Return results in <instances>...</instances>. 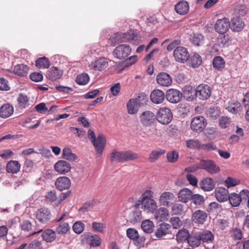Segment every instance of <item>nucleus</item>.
I'll list each match as a JSON object with an SVG mask.
<instances>
[{
    "mask_svg": "<svg viewBox=\"0 0 249 249\" xmlns=\"http://www.w3.org/2000/svg\"><path fill=\"white\" fill-rule=\"evenodd\" d=\"M92 227L94 231L99 232H103L105 229V226L103 223L97 222H92Z\"/></svg>",
    "mask_w": 249,
    "mask_h": 249,
    "instance_id": "obj_64",
    "label": "nucleus"
},
{
    "mask_svg": "<svg viewBox=\"0 0 249 249\" xmlns=\"http://www.w3.org/2000/svg\"><path fill=\"white\" fill-rule=\"evenodd\" d=\"M204 38V36L202 35L194 34L193 36H191L190 40L194 45L198 46L203 43Z\"/></svg>",
    "mask_w": 249,
    "mask_h": 249,
    "instance_id": "obj_53",
    "label": "nucleus"
},
{
    "mask_svg": "<svg viewBox=\"0 0 249 249\" xmlns=\"http://www.w3.org/2000/svg\"><path fill=\"white\" fill-rule=\"evenodd\" d=\"M165 95L164 92L160 89L153 90L150 94L151 101L155 104H160L164 100Z\"/></svg>",
    "mask_w": 249,
    "mask_h": 249,
    "instance_id": "obj_26",
    "label": "nucleus"
},
{
    "mask_svg": "<svg viewBox=\"0 0 249 249\" xmlns=\"http://www.w3.org/2000/svg\"><path fill=\"white\" fill-rule=\"evenodd\" d=\"M88 138L91 140L95 148L98 156L102 155L105 146L106 138L102 133L98 134L96 139L94 132L89 129L88 132Z\"/></svg>",
    "mask_w": 249,
    "mask_h": 249,
    "instance_id": "obj_2",
    "label": "nucleus"
},
{
    "mask_svg": "<svg viewBox=\"0 0 249 249\" xmlns=\"http://www.w3.org/2000/svg\"><path fill=\"white\" fill-rule=\"evenodd\" d=\"M172 226L167 223H163L159 225L155 232L156 237L160 238L164 235L171 233Z\"/></svg>",
    "mask_w": 249,
    "mask_h": 249,
    "instance_id": "obj_17",
    "label": "nucleus"
},
{
    "mask_svg": "<svg viewBox=\"0 0 249 249\" xmlns=\"http://www.w3.org/2000/svg\"><path fill=\"white\" fill-rule=\"evenodd\" d=\"M207 125L206 119L203 116H196L193 118L191 122L190 127L192 130L196 132H202Z\"/></svg>",
    "mask_w": 249,
    "mask_h": 249,
    "instance_id": "obj_9",
    "label": "nucleus"
},
{
    "mask_svg": "<svg viewBox=\"0 0 249 249\" xmlns=\"http://www.w3.org/2000/svg\"><path fill=\"white\" fill-rule=\"evenodd\" d=\"M190 233L185 229H182L178 231L176 234V238L178 242H183L188 240Z\"/></svg>",
    "mask_w": 249,
    "mask_h": 249,
    "instance_id": "obj_42",
    "label": "nucleus"
},
{
    "mask_svg": "<svg viewBox=\"0 0 249 249\" xmlns=\"http://www.w3.org/2000/svg\"><path fill=\"white\" fill-rule=\"evenodd\" d=\"M89 242L90 246L98 247L101 244V239L98 235L94 234L89 237Z\"/></svg>",
    "mask_w": 249,
    "mask_h": 249,
    "instance_id": "obj_52",
    "label": "nucleus"
},
{
    "mask_svg": "<svg viewBox=\"0 0 249 249\" xmlns=\"http://www.w3.org/2000/svg\"><path fill=\"white\" fill-rule=\"evenodd\" d=\"M199 168L206 170L211 174H216L220 171V167L212 160H201L199 164Z\"/></svg>",
    "mask_w": 249,
    "mask_h": 249,
    "instance_id": "obj_3",
    "label": "nucleus"
},
{
    "mask_svg": "<svg viewBox=\"0 0 249 249\" xmlns=\"http://www.w3.org/2000/svg\"><path fill=\"white\" fill-rule=\"evenodd\" d=\"M126 106L128 113L130 114H136L138 111L139 108L140 107L134 100V98L130 99L127 103Z\"/></svg>",
    "mask_w": 249,
    "mask_h": 249,
    "instance_id": "obj_37",
    "label": "nucleus"
},
{
    "mask_svg": "<svg viewBox=\"0 0 249 249\" xmlns=\"http://www.w3.org/2000/svg\"><path fill=\"white\" fill-rule=\"evenodd\" d=\"M70 230L68 223L64 222L60 224L55 229V232L58 234H65Z\"/></svg>",
    "mask_w": 249,
    "mask_h": 249,
    "instance_id": "obj_48",
    "label": "nucleus"
},
{
    "mask_svg": "<svg viewBox=\"0 0 249 249\" xmlns=\"http://www.w3.org/2000/svg\"><path fill=\"white\" fill-rule=\"evenodd\" d=\"M141 203L142 208L148 213H153L157 208V202L153 198L141 201Z\"/></svg>",
    "mask_w": 249,
    "mask_h": 249,
    "instance_id": "obj_19",
    "label": "nucleus"
},
{
    "mask_svg": "<svg viewBox=\"0 0 249 249\" xmlns=\"http://www.w3.org/2000/svg\"><path fill=\"white\" fill-rule=\"evenodd\" d=\"M230 27V22L228 18L218 19L214 24V29L216 32L220 34H225Z\"/></svg>",
    "mask_w": 249,
    "mask_h": 249,
    "instance_id": "obj_11",
    "label": "nucleus"
},
{
    "mask_svg": "<svg viewBox=\"0 0 249 249\" xmlns=\"http://www.w3.org/2000/svg\"><path fill=\"white\" fill-rule=\"evenodd\" d=\"M156 119L163 124H167L171 122L173 118L172 113L167 107L159 109L157 113Z\"/></svg>",
    "mask_w": 249,
    "mask_h": 249,
    "instance_id": "obj_4",
    "label": "nucleus"
},
{
    "mask_svg": "<svg viewBox=\"0 0 249 249\" xmlns=\"http://www.w3.org/2000/svg\"><path fill=\"white\" fill-rule=\"evenodd\" d=\"M187 243L190 246L193 248H196L199 246L201 242L198 232H192L190 234L187 240Z\"/></svg>",
    "mask_w": 249,
    "mask_h": 249,
    "instance_id": "obj_31",
    "label": "nucleus"
},
{
    "mask_svg": "<svg viewBox=\"0 0 249 249\" xmlns=\"http://www.w3.org/2000/svg\"><path fill=\"white\" fill-rule=\"evenodd\" d=\"M186 146L190 149H200L201 143L197 139H190L186 141Z\"/></svg>",
    "mask_w": 249,
    "mask_h": 249,
    "instance_id": "obj_50",
    "label": "nucleus"
},
{
    "mask_svg": "<svg viewBox=\"0 0 249 249\" xmlns=\"http://www.w3.org/2000/svg\"><path fill=\"white\" fill-rule=\"evenodd\" d=\"M51 213L48 209L41 208L38 210L36 214V219L42 223H46L51 218Z\"/></svg>",
    "mask_w": 249,
    "mask_h": 249,
    "instance_id": "obj_16",
    "label": "nucleus"
},
{
    "mask_svg": "<svg viewBox=\"0 0 249 249\" xmlns=\"http://www.w3.org/2000/svg\"><path fill=\"white\" fill-rule=\"evenodd\" d=\"M45 198L47 201L50 203L55 201L57 199L56 191L53 189L47 192L45 196Z\"/></svg>",
    "mask_w": 249,
    "mask_h": 249,
    "instance_id": "obj_57",
    "label": "nucleus"
},
{
    "mask_svg": "<svg viewBox=\"0 0 249 249\" xmlns=\"http://www.w3.org/2000/svg\"><path fill=\"white\" fill-rule=\"evenodd\" d=\"M142 219L141 211L139 210L133 211L129 214V220L132 224H136L140 222Z\"/></svg>",
    "mask_w": 249,
    "mask_h": 249,
    "instance_id": "obj_43",
    "label": "nucleus"
},
{
    "mask_svg": "<svg viewBox=\"0 0 249 249\" xmlns=\"http://www.w3.org/2000/svg\"><path fill=\"white\" fill-rule=\"evenodd\" d=\"M41 236L46 242H52L56 239V232L52 229H47L42 232Z\"/></svg>",
    "mask_w": 249,
    "mask_h": 249,
    "instance_id": "obj_33",
    "label": "nucleus"
},
{
    "mask_svg": "<svg viewBox=\"0 0 249 249\" xmlns=\"http://www.w3.org/2000/svg\"><path fill=\"white\" fill-rule=\"evenodd\" d=\"M178 152L176 150H173L167 153L166 158L168 161L171 163L176 162L178 159Z\"/></svg>",
    "mask_w": 249,
    "mask_h": 249,
    "instance_id": "obj_55",
    "label": "nucleus"
},
{
    "mask_svg": "<svg viewBox=\"0 0 249 249\" xmlns=\"http://www.w3.org/2000/svg\"><path fill=\"white\" fill-rule=\"evenodd\" d=\"M156 81L158 84L163 87L170 86L172 83L171 76L166 72H160L158 74Z\"/></svg>",
    "mask_w": 249,
    "mask_h": 249,
    "instance_id": "obj_18",
    "label": "nucleus"
},
{
    "mask_svg": "<svg viewBox=\"0 0 249 249\" xmlns=\"http://www.w3.org/2000/svg\"><path fill=\"white\" fill-rule=\"evenodd\" d=\"M222 208L221 205L216 202H213L210 203L207 208L209 213L216 212Z\"/></svg>",
    "mask_w": 249,
    "mask_h": 249,
    "instance_id": "obj_59",
    "label": "nucleus"
},
{
    "mask_svg": "<svg viewBox=\"0 0 249 249\" xmlns=\"http://www.w3.org/2000/svg\"><path fill=\"white\" fill-rule=\"evenodd\" d=\"M134 100L136 101L140 106L143 105L147 101V95L144 92L140 93L139 94L138 96L134 99Z\"/></svg>",
    "mask_w": 249,
    "mask_h": 249,
    "instance_id": "obj_61",
    "label": "nucleus"
},
{
    "mask_svg": "<svg viewBox=\"0 0 249 249\" xmlns=\"http://www.w3.org/2000/svg\"><path fill=\"white\" fill-rule=\"evenodd\" d=\"M245 24L242 19L236 16L233 18L230 22V28L234 32H240L244 27Z\"/></svg>",
    "mask_w": 249,
    "mask_h": 249,
    "instance_id": "obj_21",
    "label": "nucleus"
},
{
    "mask_svg": "<svg viewBox=\"0 0 249 249\" xmlns=\"http://www.w3.org/2000/svg\"><path fill=\"white\" fill-rule=\"evenodd\" d=\"M196 96L202 100H207L211 94V87L205 84L198 86L195 90Z\"/></svg>",
    "mask_w": 249,
    "mask_h": 249,
    "instance_id": "obj_10",
    "label": "nucleus"
},
{
    "mask_svg": "<svg viewBox=\"0 0 249 249\" xmlns=\"http://www.w3.org/2000/svg\"><path fill=\"white\" fill-rule=\"evenodd\" d=\"M226 108L229 112L236 114L241 110L242 107L239 102L237 101H231L229 103V105Z\"/></svg>",
    "mask_w": 249,
    "mask_h": 249,
    "instance_id": "obj_38",
    "label": "nucleus"
},
{
    "mask_svg": "<svg viewBox=\"0 0 249 249\" xmlns=\"http://www.w3.org/2000/svg\"><path fill=\"white\" fill-rule=\"evenodd\" d=\"M189 3L186 0H180L175 5V10L180 15L187 14L189 11Z\"/></svg>",
    "mask_w": 249,
    "mask_h": 249,
    "instance_id": "obj_22",
    "label": "nucleus"
},
{
    "mask_svg": "<svg viewBox=\"0 0 249 249\" xmlns=\"http://www.w3.org/2000/svg\"><path fill=\"white\" fill-rule=\"evenodd\" d=\"M183 96V94L179 90L170 89H168L166 94V98L170 103H178L181 100Z\"/></svg>",
    "mask_w": 249,
    "mask_h": 249,
    "instance_id": "obj_12",
    "label": "nucleus"
},
{
    "mask_svg": "<svg viewBox=\"0 0 249 249\" xmlns=\"http://www.w3.org/2000/svg\"><path fill=\"white\" fill-rule=\"evenodd\" d=\"M176 200L175 195L171 192L165 191L159 197V201L161 206L169 207Z\"/></svg>",
    "mask_w": 249,
    "mask_h": 249,
    "instance_id": "obj_7",
    "label": "nucleus"
},
{
    "mask_svg": "<svg viewBox=\"0 0 249 249\" xmlns=\"http://www.w3.org/2000/svg\"><path fill=\"white\" fill-rule=\"evenodd\" d=\"M124 33H117L112 35L110 37V42L113 45L124 42L125 40L124 38Z\"/></svg>",
    "mask_w": 249,
    "mask_h": 249,
    "instance_id": "obj_44",
    "label": "nucleus"
},
{
    "mask_svg": "<svg viewBox=\"0 0 249 249\" xmlns=\"http://www.w3.org/2000/svg\"><path fill=\"white\" fill-rule=\"evenodd\" d=\"M20 168V163L16 160H10L6 165V171L8 173L15 174L18 173Z\"/></svg>",
    "mask_w": 249,
    "mask_h": 249,
    "instance_id": "obj_34",
    "label": "nucleus"
},
{
    "mask_svg": "<svg viewBox=\"0 0 249 249\" xmlns=\"http://www.w3.org/2000/svg\"><path fill=\"white\" fill-rule=\"evenodd\" d=\"M201 242L203 243H212L214 240L213 234L209 230H203L198 232Z\"/></svg>",
    "mask_w": 249,
    "mask_h": 249,
    "instance_id": "obj_29",
    "label": "nucleus"
},
{
    "mask_svg": "<svg viewBox=\"0 0 249 249\" xmlns=\"http://www.w3.org/2000/svg\"><path fill=\"white\" fill-rule=\"evenodd\" d=\"M62 157L63 159L69 161H74L77 158V156L73 153L69 147H65L63 149Z\"/></svg>",
    "mask_w": 249,
    "mask_h": 249,
    "instance_id": "obj_41",
    "label": "nucleus"
},
{
    "mask_svg": "<svg viewBox=\"0 0 249 249\" xmlns=\"http://www.w3.org/2000/svg\"><path fill=\"white\" fill-rule=\"evenodd\" d=\"M36 66L39 69H46L50 65L48 58L45 57L38 58L36 62Z\"/></svg>",
    "mask_w": 249,
    "mask_h": 249,
    "instance_id": "obj_49",
    "label": "nucleus"
},
{
    "mask_svg": "<svg viewBox=\"0 0 249 249\" xmlns=\"http://www.w3.org/2000/svg\"><path fill=\"white\" fill-rule=\"evenodd\" d=\"M139 119L142 126L148 127L154 124L156 120V116L152 111L145 110L140 114Z\"/></svg>",
    "mask_w": 249,
    "mask_h": 249,
    "instance_id": "obj_5",
    "label": "nucleus"
},
{
    "mask_svg": "<svg viewBox=\"0 0 249 249\" xmlns=\"http://www.w3.org/2000/svg\"><path fill=\"white\" fill-rule=\"evenodd\" d=\"M29 67L23 64H18L14 67V72L15 73L20 76H24L28 72Z\"/></svg>",
    "mask_w": 249,
    "mask_h": 249,
    "instance_id": "obj_36",
    "label": "nucleus"
},
{
    "mask_svg": "<svg viewBox=\"0 0 249 249\" xmlns=\"http://www.w3.org/2000/svg\"><path fill=\"white\" fill-rule=\"evenodd\" d=\"M131 52V48L129 45L122 44L118 46L114 50V56L119 59H124L127 57Z\"/></svg>",
    "mask_w": 249,
    "mask_h": 249,
    "instance_id": "obj_8",
    "label": "nucleus"
},
{
    "mask_svg": "<svg viewBox=\"0 0 249 249\" xmlns=\"http://www.w3.org/2000/svg\"><path fill=\"white\" fill-rule=\"evenodd\" d=\"M228 200H230L231 204L233 207H237L242 201L239 194L232 193L229 195Z\"/></svg>",
    "mask_w": 249,
    "mask_h": 249,
    "instance_id": "obj_47",
    "label": "nucleus"
},
{
    "mask_svg": "<svg viewBox=\"0 0 249 249\" xmlns=\"http://www.w3.org/2000/svg\"><path fill=\"white\" fill-rule=\"evenodd\" d=\"M154 227V223L150 220H145L141 224L142 230L147 233H150L153 232Z\"/></svg>",
    "mask_w": 249,
    "mask_h": 249,
    "instance_id": "obj_46",
    "label": "nucleus"
},
{
    "mask_svg": "<svg viewBox=\"0 0 249 249\" xmlns=\"http://www.w3.org/2000/svg\"><path fill=\"white\" fill-rule=\"evenodd\" d=\"M192 200L195 204L200 205L204 202L205 199L203 196L196 194L193 195Z\"/></svg>",
    "mask_w": 249,
    "mask_h": 249,
    "instance_id": "obj_63",
    "label": "nucleus"
},
{
    "mask_svg": "<svg viewBox=\"0 0 249 249\" xmlns=\"http://www.w3.org/2000/svg\"><path fill=\"white\" fill-rule=\"evenodd\" d=\"M139 158L138 154L131 151H118L115 149L110 153V160L112 162L117 161L119 162H125L130 160H134Z\"/></svg>",
    "mask_w": 249,
    "mask_h": 249,
    "instance_id": "obj_1",
    "label": "nucleus"
},
{
    "mask_svg": "<svg viewBox=\"0 0 249 249\" xmlns=\"http://www.w3.org/2000/svg\"><path fill=\"white\" fill-rule=\"evenodd\" d=\"M89 76L86 73H81L76 78V82L79 85H85L89 82Z\"/></svg>",
    "mask_w": 249,
    "mask_h": 249,
    "instance_id": "obj_51",
    "label": "nucleus"
},
{
    "mask_svg": "<svg viewBox=\"0 0 249 249\" xmlns=\"http://www.w3.org/2000/svg\"><path fill=\"white\" fill-rule=\"evenodd\" d=\"M108 66L107 59L103 57H100L92 62L89 65L91 70L95 71H102L105 70Z\"/></svg>",
    "mask_w": 249,
    "mask_h": 249,
    "instance_id": "obj_13",
    "label": "nucleus"
},
{
    "mask_svg": "<svg viewBox=\"0 0 249 249\" xmlns=\"http://www.w3.org/2000/svg\"><path fill=\"white\" fill-rule=\"evenodd\" d=\"M166 151L164 149L157 148L152 151L149 155L148 160L151 162H155L162 155H164Z\"/></svg>",
    "mask_w": 249,
    "mask_h": 249,
    "instance_id": "obj_35",
    "label": "nucleus"
},
{
    "mask_svg": "<svg viewBox=\"0 0 249 249\" xmlns=\"http://www.w3.org/2000/svg\"><path fill=\"white\" fill-rule=\"evenodd\" d=\"M213 67L218 71L222 70L225 67V62L224 59L221 56H215L213 61Z\"/></svg>",
    "mask_w": 249,
    "mask_h": 249,
    "instance_id": "obj_45",
    "label": "nucleus"
},
{
    "mask_svg": "<svg viewBox=\"0 0 249 249\" xmlns=\"http://www.w3.org/2000/svg\"><path fill=\"white\" fill-rule=\"evenodd\" d=\"M187 61V65L189 67L196 68H198L202 64V58L199 54L194 53L191 56H190L189 59Z\"/></svg>",
    "mask_w": 249,
    "mask_h": 249,
    "instance_id": "obj_30",
    "label": "nucleus"
},
{
    "mask_svg": "<svg viewBox=\"0 0 249 249\" xmlns=\"http://www.w3.org/2000/svg\"><path fill=\"white\" fill-rule=\"evenodd\" d=\"M173 56L177 62L184 63L189 60L190 54L187 48L179 46L174 50Z\"/></svg>",
    "mask_w": 249,
    "mask_h": 249,
    "instance_id": "obj_6",
    "label": "nucleus"
},
{
    "mask_svg": "<svg viewBox=\"0 0 249 249\" xmlns=\"http://www.w3.org/2000/svg\"><path fill=\"white\" fill-rule=\"evenodd\" d=\"M207 216L208 215L205 212L198 210L193 213L192 218L195 223L202 224L206 221Z\"/></svg>",
    "mask_w": 249,
    "mask_h": 249,
    "instance_id": "obj_25",
    "label": "nucleus"
},
{
    "mask_svg": "<svg viewBox=\"0 0 249 249\" xmlns=\"http://www.w3.org/2000/svg\"><path fill=\"white\" fill-rule=\"evenodd\" d=\"M231 123V118L227 116H222L219 121L220 126L222 128H226L228 127Z\"/></svg>",
    "mask_w": 249,
    "mask_h": 249,
    "instance_id": "obj_60",
    "label": "nucleus"
},
{
    "mask_svg": "<svg viewBox=\"0 0 249 249\" xmlns=\"http://www.w3.org/2000/svg\"><path fill=\"white\" fill-rule=\"evenodd\" d=\"M71 185V181L70 179L65 176L58 178L55 182L56 188L60 191L69 189Z\"/></svg>",
    "mask_w": 249,
    "mask_h": 249,
    "instance_id": "obj_15",
    "label": "nucleus"
},
{
    "mask_svg": "<svg viewBox=\"0 0 249 249\" xmlns=\"http://www.w3.org/2000/svg\"><path fill=\"white\" fill-rule=\"evenodd\" d=\"M85 228V224L81 221H77L73 224L72 226V230L73 231L77 234L82 233Z\"/></svg>",
    "mask_w": 249,
    "mask_h": 249,
    "instance_id": "obj_58",
    "label": "nucleus"
},
{
    "mask_svg": "<svg viewBox=\"0 0 249 249\" xmlns=\"http://www.w3.org/2000/svg\"><path fill=\"white\" fill-rule=\"evenodd\" d=\"M182 94H183L184 98L189 101H193L196 96L194 89L190 86L185 87Z\"/></svg>",
    "mask_w": 249,
    "mask_h": 249,
    "instance_id": "obj_39",
    "label": "nucleus"
},
{
    "mask_svg": "<svg viewBox=\"0 0 249 249\" xmlns=\"http://www.w3.org/2000/svg\"><path fill=\"white\" fill-rule=\"evenodd\" d=\"M54 168L55 171L59 174H66L71 170V165L67 161L59 160L55 163Z\"/></svg>",
    "mask_w": 249,
    "mask_h": 249,
    "instance_id": "obj_14",
    "label": "nucleus"
},
{
    "mask_svg": "<svg viewBox=\"0 0 249 249\" xmlns=\"http://www.w3.org/2000/svg\"><path fill=\"white\" fill-rule=\"evenodd\" d=\"M127 237L131 240H134L138 237L139 233L138 231L133 228H129L126 231Z\"/></svg>",
    "mask_w": 249,
    "mask_h": 249,
    "instance_id": "obj_62",
    "label": "nucleus"
},
{
    "mask_svg": "<svg viewBox=\"0 0 249 249\" xmlns=\"http://www.w3.org/2000/svg\"><path fill=\"white\" fill-rule=\"evenodd\" d=\"M169 211L165 207H160L156 210L155 217L159 221H162L168 219Z\"/></svg>",
    "mask_w": 249,
    "mask_h": 249,
    "instance_id": "obj_32",
    "label": "nucleus"
},
{
    "mask_svg": "<svg viewBox=\"0 0 249 249\" xmlns=\"http://www.w3.org/2000/svg\"><path fill=\"white\" fill-rule=\"evenodd\" d=\"M220 113L219 108L215 106L210 107L206 112L207 116L212 120L216 119Z\"/></svg>",
    "mask_w": 249,
    "mask_h": 249,
    "instance_id": "obj_40",
    "label": "nucleus"
},
{
    "mask_svg": "<svg viewBox=\"0 0 249 249\" xmlns=\"http://www.w3.org/2000/svg\"><path fill=\"white\" fill-rule=\"evenodd\" d=\"M214 194L217 200L219 202H223L228 200L230 195L228 190L223 187L216 188Z\"/></svg>",
    "mask_w": 249,
    "mask_h": 249,
    "instance_id": "obj_20",
    "label": "nucleus"
},
{
    "mask_svg": "<svg viewBox=\"0 0 249 249\" xmlns=\"http://www.w3.org/2000/svg\"><path fill=\"white\" fill-rule=\"evenodd\" d=\"M13 112L14 107L10 104H4L0 107V116L2 118L9 117L13 114Z\"/></svg>",
    "mask_w": 249,
    "mask_h": 249,
    "instance_id": "obj_28",
    "label": "nucleus"
},
{
    "mask_svg": "<svg viewBox=\"0 0 249 249\" xmlns=\"http://www.w3.org/2000/svg\"><path fill=\"white\" fill-rule=\"evenodd\" d=\"M63 71L57 67L51 68L47 72L46 76L52 81L59 79L62 75Z\"/></svg>",
    "mask_w": 249,
    "mask_h": 249,
    "instance_id": "obj_27",
    "label": "nucleus"
},
{
    "mask_svg": "<svg viewBox=\"0 0 249 249\" xmlns=\"http://www.w3.org/2000/svg\"><path fill=\"white\" fill-rule=\"evenodd\" d=\"M19 107L26 108L29 106V99L26 95L20 94L18 98Z\"/></svg>",
    "mask_w": 249,
    "mask_h": 249,
    "instance_id": "obj_56",
    "label": "nucleus"
},
{
    "mask_svg": "<svg viewBox=\"0 0 249 249\" xmlns=\"http://www.w3.org/2000/svg\"><path fill=\"white\" fill-rule=\"evenodd\" d=\"M193 197V193L189 189L184 188L181 189L178 193V198L179 201L187 203L191 200Z\"/></svg>",
    "mask_w": 249,
    "mask_h": 249,
    "instance_id": "obj_23",
    "label": "nucleus"
},
{
    "mask_svg": "<svg viewBox=\"0 0 249 249\" xmlns=\"http://www.w3.org/2000/svg\"><path fill=\"white\" fill-rule=\"evenodd\" d=\"M200 188L205 191H211L215 186V183L211 178H205L202 179L199 183Z\"/></svg>",
    "mask_w": 249,
    "mask_h": 249,
    "instance_id": "obj_24",
    "label": "nucleus"
},
{
    "mask_svg": "<svg viewBox=\"0 0 249 249\" xmlns=\"http://www.w3.org/2000/svg\"><path fill=\"white\" fill-rule=\"evenodd\" d=\"M184 212V206L180 203H175L172 207V212L174 215H181Z\"/></svg>",
    "mask_w": 249,
    "mask_h": 249,
    "instance_id": "obj_54",
    "label": "nucleus"
}]
</instances>
